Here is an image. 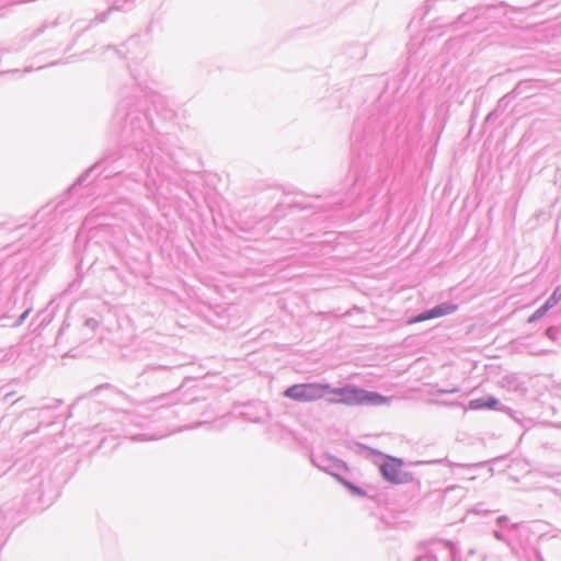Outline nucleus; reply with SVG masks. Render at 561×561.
Listing matches in <instances>:
<instances>
[{
	"instance_id": "obj_1",
	"label": "nucleus",
	"mask_w": 561,
	"mask_h": 561,
	"mask_svg": "<svg viewBox=\"0 0 561 561\" xmlns=\"http://www.w3.org/2000/svg\"><path fill=\"white\" fill-rule=\"evenodd\" d=\"M332 392L339 394L341 397L340 402L345 404L380 405L388 401L387 398L376 392H369L353 387L335 389Z\"/></svg>"
},
{
	"instance_id": "obj_2",
	"label": "nucleus",
	"mask_w": 561,
	"mask_h": 561,
	"mask_svg": "<svg viewBox=\"0 0 561 561\" xmlns=\"http://www.w3.org/2000/svg\"><path fill=\"white\" fill-rule=\"evenodd\" d=\"M328 389L329 386L318 383L295 385L285 391V396L298 401H314L321 399Z\"/></svg>"
},
{
	"instance_id": "obj_3",
	"label": "nucleus",
	"mask_w": 561,
	"mask_h": 561,
	"mask_svg": "<svg viewBox=\"0 0 561 561\" xmlns=\"http://www.w3.org/2000/svg\"><path fill=\"white\" fill-rule=\"evenodd\" d=\"M403 461L401 459L387 456L380 465L382 477L394 484L407 483L411 480L410 476L403 471Z\"/></svg>"
},
{
	"instance_id": "obj_4",
	"label": "nucleus",
	"mask_w": 561,
	"mask_h": 561,
	"mask_svg": "<svg viewBox=\"0 0 561 561\" xmlns=\"http://www.w3.org/2000/svg\"><path fill=\"white\" fill-rule=\"evenodd\" d=\"M456 310H457L456 305L443 304V305L434 307L433 309H431L426 312L421 313L420 316H417L415 318L410 319L408 322H409V324H413V323L426 321L430 319L447 316V314L455 312Z\"/></svg>"
},
{
	"instance_id": "obj_5",
	"label": "nucleus",
	"mask_w": 561,
	"mask_h": 561,
	"mask_svg": "<svg viewBox=\"0 0 561 561\" xmlns=\"http://www.w3.org/2000/svg\"><path fill=\"white\" fill-rule=\"evenodd\" d=\"M497 399L490 397L488 399H476L469 402V409L471 410H480V409H494L497 405Z\"/></svg>"
},
{
	"instance_id": "obj_6",
	"label": "nucleus",
	"mask_w": 561,
	"mask_h": 561,
	"mask_svg": "<svg viewBox=\"0 0 561 561\" xmlns=\"http://www.w3.org/2000/svg\"><path fill=\"white\" fill-rule=\"evenodd\" d=\"M560 299H561V288L559 287L553 291V294L547 300L545 306L541 309H539L537 312L542 314L547 309L557 305Z\"/></svg>"
},
{
	"instance_id": "obj_7",
	"label": "nucleus",
	"mask_w": 561,
	"mask_h": 561,
	"mask_svg": "<svg viewBox=\"0 0 561 561\" xmlns=\"http://www.w3.org/2000/svg\"><path fill=\"white\" fill-rule=\"evenodd\" d=\"M346 485H347L351 490H353V491H357V490H356V488L352 486L350 483H346Z\"/></svg>"
}]
</instances>
